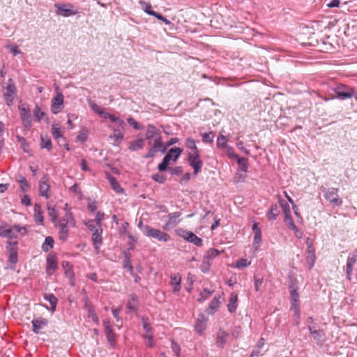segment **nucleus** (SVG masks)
I'll use <instances>...</instances> for the list:
<instances>
[{"instance_id": "obj_1", "label": "nucleus", "mask_w": 357, "mask_h": 357, "mask_svg": "<svg viewBox=\"0 0 357 357\" xmlns=\"http://www.w3.org/2000/svg\"><path fill=\"white\" fill-rule=\"evenodd\" d=\"M182 152L183 149L179 147L171 148L164 156L162 162L158 165V169L160 172L167 171L170 161L176 162Z\"/></svg>"}, {"instance_id": "obj_2", "label": "nucleus", "mask_w": 357, "mask_h": 357, "mask_svg": "<svg viewBox=\"0 0 357 357\" xmlns=\"http://www.w3.org/2000/svg\"><path fill=\"white\" fill-rule=\"evenodd\" d=\"M220 255V251L215 248L209 249L204 255L200 269L202 272L207 273L210 271L213 261Z\"/></svg>"}, {"instance_id": "obj_3", "label": "nucleus", "mask_w": 357, "mask_h": 357, "mask_svg": "<svg viewBox=\"0 0 357 357\" xmlns=\"http://www.w3.org/2000/svg\"><path fill=\"white\" fill-rule=\"evenodd\" d=\"M144 232L146 236L155 238L159 241L167 242L170 240V236L167 233L153 228L149 225L144 227Z\"/></svg>"}, {"instance_id": "obj_4", "label": "nucleus", "mask_w": 357, "mask_h": 357, "mask_svg": "<svg viewBox=\"0 0 357 357\" xmlns=\"http://www.w3.org/2000/svg\"><path fill=\"white\" fill-rule=\"evenodd\" d=\"M324 192L325 199L333 204L334 206H339L342 204V202L339 199L338 192L339 189L336 188H321Z\"/></svg>"}, {"instance_id": "obj_5", "label": "nucleus", "mask_w": 357, "mask_h": 357, "mask_svg": "<svg viewBox=\"0 0 357 357\" xmlns=\"http://www.w3.org/2000/svg\"><path fill=\"white\" fill-rule=\"evenodd\" d=\"M177 234L180 237L183 238L188 243H192L193 245L197 247H201L203 245V240L201 238L198 237L192 231H188L183 229H179L177 231Z\"/></svg>"}, {"instance_id": "obj_6", "label": "nucleus", "mask_w": 357, "mask_h": 357, "mask_svg": "<svg viewBox=\"0 0 357 357\" xmlns=\"http://www.w3.org/2000/svg\"><path fill=\"white\" fill-rule=\"evenodd\" d=\"M333 91L336 95V98L345 100L354 96V89L345 84H340L337 85Z\"/></svg>"}, {"instance_id": "obj_7", "label": "nucleus", "mask_w": 357, "mask_h": 357, "mask_svg": "<svg viewBox=\"0 0 357 357\" xmlns=\"http://www.w3.org/2000/svg\"><path fill=\"white\" fill-rule=\"evenodd\" d=\"M17 96V89L12 78L8 79L6 91L3 93L4 99L8 106L13 104L15 98Z\"/></svg>"}, {"instance_id": "obj_8", "label": "nucleus", "mask_w": 357, "mask_h": 357, "mask_svg": "<svg viewBox=\"0 0 357 357\" xmlns=\"http://www.w3.org/2000/svg\"><path fill=\"white\" fill-rule=\"evenodd\" d=\"M188 161L194 170V175L197 176L203 166V162L200 158L199 152L188 153Z\"/></svg>"}, {"instance_id": "obj_9", "label": "nucleus", "mask_w": 357, "mask_h": 357, "mask_svg": "<svg viewBox=\"0 0 357 357\" xmlns=\"http://www.w3.org/2000/svg\"><path fill=\"white\" fill-rule=\"evenodd\" d=\"M54 6L56 8V13L58 15H61L63 17H69L79 13V11L77 10H75L74 6L71 3H55Z\"/></svg>"}, {"instance_id": "obj_10", "label": "nucleus", "mask_w": 357, "mask_h": 357, "mask_svg": "<svg viewBox=\"0 0 357 357\" xmlns=\"http://www.w3.org/2000/svg\"><path fill=\"white\" fill-rule=\"evenodd\" d=\"M103 326L105 329V333L107 337V340L112 347H114L116 343L117 335L114 332L109 320H103Z\"/></svg>"}, {"instance_id": "obj_11", "label": "nucleus", "mask_w": 357, "mask_h": 357, "mask_svg": "<svg viewBox=\"0 0 357 357\" xmlns=\"http://www.w3.org/2000/svg\"><path fill=\"white\" fill-rule=\"evenodd\" d=\"M357 261V249L350 252L347 257L346 264V274L348 280H351L353 274V268Z\"/></svg>"}, {"instance_id": "obj_12", "label": "nucleus", "mask_w": 357, "mask_h": 357, "mask_svg": "<svg viewBox=\"0 0 357 357\" xmlns=\"http://www.w3.org/2000/svg\"><path fill=\"white\" fill-rule=\"evenodd\" d=\"M181 215V212H174L168 214V220L162 226L164 230L168 231L174 229L181 221L179 217Z\"/></svg>"}, {"instance_id": "obj_13", "label": "nucleus", "mask_w": 357, "mask_h": 357, "mask_svg": "<svg viewBox=\"0 0 357 357\" xmlns=\"http://www.w3.org/2000/svg\"><path fill=\"white\" fill-rule=\"evenodd\" d=\"M63 95L61 93H57L52 98L51 104V112L54 114H57L63 108Z\"/></svg>"}, {"instance_id": "obj_14", "label": "nucleus", "mask_w": 357, "mask_h": 357, "mask_svg": "<svg viewBox=\"0 0 357 357\" xmlns=\"http://www.w3.org/2000/svg\"><path fill=\"white\" fill-rule=\"evenodd\" d=\"M307 249H306V261L309 266V268L311 269L315 263L316 261V255H315V250L313 247L312 243L310 241L308 238L307 242Z\"/></svg>"}, {"instance_id": "obj_15", "label": "nucleus", "mask_w": 357, "mask_h": 357, "mask_svg": "<svg viewBox=\"0 0 357 357\" xmlns=\"http://www.w3.org/2000/svg\"><path fill=\"white\" fill-rule=\"evenodd\" d=\"M57 257L55 253H50L46 259V271L50 275L57 269Z\"/></svg>"}, {"instance_id": "obj_16", "label": "nucleus", "mask_w": 357, "mask_h": 357, "mask_svg": "<svg viewBox=\"0 0 357 357\" xmlns=\"http://www.w3.org/2000/svg\"><path fill=\"white\" fill-rule=\"evenodd\" d=\"M102 231L103 230L102 227L99 226V227H98V230H96L94 232L92 233L91 241L96 254H99L100 246L102 244Z\"/></svg>"}, {"instance_id": "obj_17", "label": "nucleus", "mask_w": 357, "mask_h": 357, "mask_svg": "<svg viewBox=\"0 0 357 357\" xmlns=\"http://www.w3.org/2000/svg\"><path fill=\"white\" fill-rule=\"evenodd\" d=\"M50 188L49 178L47 175H44L39 181L40 195L45 197L46 199L50 198Z\"/></svg>"}, {"instance_id": "obj_18", "label": "nucleus", "mask_w": 357, "mask_h": 357, "mask_svg": "<svg viewBox=\"0 0 357 357\" xmlns=\"http://www.w3.org/2000/svg\"><path fill=\"white\" fill-rule=\"evenodd\" d=\"M32 331L35 334H41L42 330L47 326L48 320L45 318L38 317L31 321Z\"/></svg>"}, {"instance_id": "obj_19", "label": "nucleus", "mask_w": 357, "mask_h": 357, "mask_svg": "<svg viewBox=\"0 0 357 357\" xmlns=\"http://www.w3.org/2000/svg\"><path fill=\"white\" fill-rule=\"evenodd\" d=\"M20 118L25 129L30 130L31 128V115L28 109L19 108Z\"/></svg>"}, {"instance_id": "obj_20", "label": "nucleus", "mask_w": 357, "mask_h": 357, "mask_svg": "<svg viewBox=\"0 0 357 357\" xmlns=\"http://www.w3.org/2000/svg\"><path fill=\"white\" fill-rule=\"evenodd\" d=\"M106 178L108 180L112 189L119 195L124 194V190L117 181L116 178L109 172L106 173Z\"/></svg>"}, {"instance_id": "obj_21", "label": "nucleus", "mask_w": 357, "mask_h": 357, "mask_svg": "<svg viewBox=\"0 0 357 357\" xmlns=\"http://www.w3.org/2000/svg\"><path fill=\"white\" fill-rule=\"evenodd\" d=\"M207 321L208 319L203 314H200L196 321L195 330L200 335L204 334V332L206 328Z\"/></svg>"}, {"instance_id": "obj_22", "label": "nucleus", "mask_w": 357, "mask_h": 357, "mask_svg": "<svg viewBox=\"0 0 357 357\" xmlns=\"http://www.w3.org/2000/svg\"><path fill=\"white\" fill-rule=\"evenodd\" d=\"M66 211L65 216L59 220L58 224H63L65 225H69L70 227H75L76 226V222L73 213L70 210L66 209Z\"/></svg>"}, {"instance_id": "obj_23", "label": "nucleus", "mask_w": 357, "mask_h": 357, "mask_svg": "<svg viewBox=\"0 0 357 357\" xmlns=\"http://www.w3.org/2000/svg\"><path fill=\"white\" fill-rule=\"evenodd\" d=\"M139 301L135 294H131L129 296L126 303V308L131 312H137L138 310Z\"/></svg>"}, {"instance_id": "obj_24", "label": "nucleus", "mask_w": 357, "mask_h": 357, "mask_svg": "<svg viewBox=\"0 0 357 357\" xmlns=\"http://www.w3.org/2000/svg\"><path fill=\"white\" fill-rule=\"evenodd\" d=\"M171 284L173 287V293H178L181 290V276L179 273H172L170 275Z\"/></svg>"}, {"instance_id": "obj_25", "label": "nucleus", "mask_w": 357, "mask_h": 357, "mask_svg": "<svg viewBox=\"0 0 357 357\" xmlns=\"http://www.w3.org/2000/svg\"><path fill=\"white\" fill-rule=\"evenodd\" d=\"M236 162L239 165V170L243 172L244 174H241L240 178L242 181H243L246 177V172H248V159L243 157H238L236 159Z\"/></svg>"}, {"instance_id": "obj_26", "label": "nucleus", "mask_w": 357, "mask_h": 357, "mask_svg": "<svg viewBox=\"0 0 357 357\" xmlns=\"http://www.w3.org/2000/svg\"><path fill=\"white\" fill-rule=\"evenodd\" d=\"M252 229L254 232L253 245L259 246L261 242V230L259 227L258 222H254L252 226Z\"/></svg>"}, {"instance_id": "obj_27", "label": "nucleus", "mask_w": 357, "mask_h": 357, "mask_svg": "<svg viewBox=\"0 0 357 357\" xmlns=\"http://www.w3.org/2000/svg\"><path fill=\"white\" fill-rule=\"evenodd\" d=\"M229 333L220 329L217 333L216 345L218 347L222 349L227 342Z\"/></svg>"}, {"instance_id": "obj_28", "label": "nucleus", "mask_w": 357, "mask_h": 357, "mask_svg": "<svg viewBox=\"0 0 357 357\" xmlns=\"http://www.w3.org/2000/svg\"><path fill=\"white\" fill-rule=\"evenodd\" d=\"M238 307V295L235 292L231 294L227 304V310L230 313L236 312Z\"/></svg>"}, {"instance_id": "obj_29", "label": "nucleus", "mask_w": 357, "mask_h": 357, "mask_svg": "<svg viewBox=\"0 0 357 357\" xmlns=\"http://www.w3.org/2000/svg\"><path fill=\"white\" fill-rule=\"evenodd\" d=\"M43 297L44 299L48 301L51 305L50 308L47 307V309L51 311L52 312H54L56 310L58 303L57 298L53 294H46L44 295Z\"/></svg>"}, {"instance_id": "obj_30", "label": "nucleus", "mask_w": 357, "mask_h": 357, "mask_svg": "<svg viewBox=\"0 0 357 357\" xmlns=\"http://www.w3.org/2000/svg\"><path fill=\"white\" fill-rule=\"evenodd\" d=\"M59 227V238L62 241H66L68 238L69 234V225H65L63 224H58Z\"/></svg>"}, {"instance_id": "obj_31", "label": "nucleus", "mask_w": 357, "mask_h": 357, "mask_svg": "<svg viewBox=\"0 0 357 357\" xmlns=\"http://www.w3.org/2000/svg\"><path fill=\"white\" fill-rule=\"evenodd\" d=\"M280 213L279 206L278 204H272L269 210L266 213V216L268 220L272 221L276 220Z\"/></svg>"}, {"instance_id": "obj_32", "label": "nucleus", "mask_w": 357, "mask_h": 357, "mask_svg": "<svg viewBox=\"0 0 357 357\" xmlns=\"http://www.w3.org/2000/svg\"><path fill=\"white\" fill-rule=\"evenodd\" d=\"M160 137V131L155 126L149 124L146 129V138L150 139L153 137Z\"/></svg>"}, {"instance_id": "obj_33", "label": "nucleus", "mask_w": 357, "mask_h": 357, "mask_svg": "<svg viewBox=\"0 0 357 357\" xmlns=\"http://www.w3.org/2000/svg\"><path fill=\"white\" fill-rule=\"evenodd\" d=\"M34 220L37 223L43 225L44 218L43 215V211L41 206L38 204L34 206Z\"/></svg>"}, {"instance_id": "obj_34", "label": "nucleus", "mask_w": 357, "mask_h": 357, "mask_svg": "<svg viewBox=\"0 0 357 357\" xmlns=\"http://www.w3.org/2000/svg\"><path fill=\"white\" fill-rule=\"evenodd\" d=\"M0 236L10 239L16 238L17 236V233H15V229H14V225L0 231Z\"/></svg>"}, {"instance_id": "obj_35", "label": "nucleus", "mask_w": 357, "mask_h": 357, "mask_svg": "<svg viewBox=\"0 0 357 357\" xmlns=\"http://www.w3.org/2000/svg\"><path fill=\"white\" fill-rule=\"evenodd\" d=\"M85 307L87 310L89 318L91 319L93 322L98 324L99 323V319L93 307L91 304L86 303Z\"/></svg>"}, {"instance_id": "obj_36", "label": "nucleus", "mask_w": 357, "mask_h": 357, "mask_svg": "<svg viewBox=\"0 0 357 357\" xmlns=\"http://www.w3.org/2000/svg\"><path fill=\"white\" fill-rule=\"evenodd\" d=\"M185 146L190 151L188 153H199V151L196 145V141L192 138H187L185 142Z\"/></svg>"}, {"instance_id": "obj_37", "label": "nucleus", "mask_w": 357, "mask_h": 357, "mask_svg": "<svg viewBox=\"0 0 357 357\" xmlns=\"http://www.w3.org/2000/svg\"><path fill=\"white\" fill-rule=\"evenodd\" d=\"M220 304V296L217 297L216 296L214 297V298L210 302L209 306H208V313L209 314H214L215 311L218 310L219 308Z\"/></svg>"}, {"instance_id": "obj_38", "label": "nucleus", "mask_w": 357, "mask_h": 357, "mask_svg": "<svg viewBox=\"0 0 357 357\" xmlns=\"http://www.w3.org/2000/svg\"><path fill=\"white\" fill-rule=\"evenodd\" d=\"M144 147V139L140 138L130 143L128 149L132 151H136Z\"/></svg>"}, {"instance_id": "obj_39", "label": "nucleus", "mask_w": 357, "mask_h": 357, "mask_svg": "<svg viewBox=\"0 0 357 357\" xmlns=\"http://www.w3.org/2000/svg\"><path fill=\"white\" fill-rule=\"evenodd\" d=\"M153 148L158 151H160L162 153H165L166 151V146L163 145V143L161 139V137H158L155 138Z\"/></svg>"}, {"instance_id": "obj_40", "label": "nucleus", "mask_w": 357, "mask_h": 357, "mask_svg": "<svg viewBox=\"0 0 357 357\" xmlns=\"http://www.w3.org/2000/svg\"><path fill=\"white\" fill-rule=\"evenodd\" d=\"M62 266L64 268V273L67 278L74 277V271L73 269V265L68 261H63Z\"/></svg>"}, {"instance_id": "obj_41", "label": "nucleus", "mask_w": 357, "mask_h": 357, "mask_svg": "<svg viewBox=\"0 0 357 357\" xmlns=\"http://www.w3.org/2000/svg\"><path fill=\"white\" fill-rule=\"evenodd\" d=\"M112 123H114V126H109V128H114L116 129H119L121 132H126V123L123 120L121 119L120 118L115 116V120L112 121Z\"/></svg>"}, {"instance_id": "obj_42", "label": "nucleus", "mask_w": 357, "mask_h": 357, "mask_svg": "<svg viewBox=\"0 0 357 357\" xmlns=\"http://www.w3.org/2000/svg\"><path fill=\"white\" fill-rule=\"evenodd\" d=\"M325 333L323 330L319 329L312 332V336L317 344H321L324 341Z\"/></svg>"}, {"instance_id": "obj_43", "label": "nucleus", "mask_w": 357, "mask_h": 357, "mask_svg": "<svg viewBox=\"0 0 357 357\" xmlns=\"http://www.w3.org/2000/svg\"><path fill=\"white\" fill-rule=\"evenodd\" d=\"M289 288L291 303L300 302L297 288L293 284L289 286Z\"/></svg>"}, {"instance_id": "obj_44", "label": "nucleus", "mask_w": 357, "mask_h": 357, "mask_svg": "<svg viewBox=\"0 0 357 357\" xmlns=\"http://www.w3.org/2000/svg\"><path fill=\"white\" fill-rule=\"evenodd\" d=\"M18 260V254L17 252H12L9 253V257L8 259V264L10 269L14 270L15 268V264H17Z\"/></svg>"}, {"instance_id": "obj_45", "label": "nucleus", "mask_w": 357, "mask_h": 357, "mask_svg": "<svg viewBox=\"0 0 357 357\" xmlns=\"http://www.w3.org/2000/svg\"><path fill=\"white\" fill-rule=\"evenodd\" d=\"M54 239L52 236H47L45 238L43 245L42 249L44 252L49 251L50 249L53 248L54 245Z\"/></svg>"}, {"instance_id": "obj_46", "label": "nucleus", "mask_w": 357, "mask_h": 357, "mask_svg": "<svg viewBox=\"0 0 357 357\" xmlns=\"http://www.w3.org/2000/svg\"><path fill=\"white\" fill-rule=\"evenodd\" d=\"M41 142L40 146L42 149H46L47 151H51L52 148V141L48 137H40Z\"/></svg>"}, {"instance_id": "obj_47", "label": "nucleus", "mask_w": 357, "mask_h": 357, "mask_svg": "<svg viewBox=\"0 0 357 357\" xmlns=\"http://www.w3.org/2000/svg\"><path fill=\"white\" fill-rule=\"evenodd\" d=\"M45 115V112L42 110L41 107L36 105L33 109V117L36 122H40Z\"/></svg>"}, {"instance_id": "obj_48", "label": "nucleus", "mask_w": 357, "mask_h": 357, "mask_svg": "<svg viewBox=\"0 0 357 357\" xmlns=\"http://www.w3.org/2000/svg\"><path fill=\"white\" fill-rule=\"evenodd\" d=\"M227 141V138L225 135H219L217 139V147L220 149H226L228 146Z\"/></svg>"}, {"instance_id": "obj_49", "label": "nucleus", "mask_w": 357, "mask_h": 357, "mask_svg": "<svg viewBox=\"0 0 357 357\" xmlns=\"http://www.w3.org/2000/svg\"><path fill=\"white\" fill-rule=\"evenodd\" d=\"M48 215L51 218V221L55 223L58 219V211L54 207H52L50 206H47Z\"/></svg>"}, {"instance_id": "obj_50", "label": "nucleus", "mask_w": 357, "mask_h": 357, "mask_svg": "<svg viewBox=\"0 0 357 357\" xmlns=\"http://www.w3.org/2000/svg\"><path fill=\"white\" fill-rule=\"evenodd\" d=\"M16 139H17V142L20 144L21 147L23 149V151L25 153H28L29 149V144L26 142V139L24 137H22L20 135H17Z\"/></svg>"}, {"instance_id": "obj_51", "label": "nucleus", "mask_w": 357, "mask_h": 357, "mask_svg": "<svg viewBox=\"0 0 357 357\" xmlns=\"http://www.w3.org/2000/svg\"><path fill=\"white\" fill-rule=\"evenodd\" d=\"M291 310L294 312L297 319H300V302L291 303ZM298 324V320L296 321V325Z\"/></svg>"}, {"instance_id": "obj_52", "label": "nucleus", "mask_w": 357, "mask_h": 357, "mask_svg": "<svg viewBox=\"0 0 357 357\" xmlns=\"http://www.w3.org/2000/svg\"><path fill=\"white\" fill-rule=\"evenodd\" d=\"M5 48L9 50L13 56L22 54V51L19 49V47L17 45H6Z\"/></svg>"}, {"instance_id": "obj_53", "label": "nucleus", "mask_w": 357, "mask_h": 357, "mask_svg": "<svg viewBox=\"0 0 357 357\" xmlns=\"http://www.w3.org/2000/svg\"><path fill=\"white\" fill-rule=\"evenodd\" d=\"M213 136L214 135L212 131L202 134L203 142L206 144L212 143L213 142Z\"/></svg>"}, {"instance_id": "obj_54", "label": "nucleus", "mask_w": 357, "mask_h": 357, "mask_svg": "<svg viewBox=\"0 0 357 357\" xmlns=\"http://www.w3.org/2000/svg\"><path fill=\"white\" fill-rule=\"evenodd\" d=\"M17 241H8L6 249L9 253L17 252Z\"/></svg>"}, {"instance_id": "obj_55", "label": "nucleus", "mask_w": 357, "mask_h": 357, "mask_svg": "<svg viewBox=\"0 0 357 357\" xmlns=\"http://www.w3.org/2000/svg\"><path fill=\"white\" fill-rule=\"evenodd\" d=\"M171 348L177 357L181 356V347L174 340L171 341Z\"/></svg>"}, {"instance_id": "obj_56", "label": "nucleus", "mask_w": 357, "mask_h": 357, "mask_svg": "<svg viewBox=\"0 0 357 357\" xmlns=\"http://www.w3.org/2000/svg\"><path fill=\"white\" fill-rule=\"evenodd\" d=\"M109 138L114 140V145L116 146H119L124 138L123 135H110Z\"/></svg>"}, {"instance_id": "obj_57", "label": "nucleus", "mask_w": 357, "mask_h": 357, "mask_svg": "<svg viewBox=\"0 0 357 357\" xmlns=\"http://www.w3.org/2000/svg\"><path fill=\"white\" fill-rule=\"evenodd\" d=\"M84 225L87 227L89 230H90L92 233L96 230H98V226L95 222V220L92 219H89L84 222Z\"/></svg>"}, {"instance_id": "obj_58", "label": "nucleus", "mask_w": 357, "mask_h": 357, "mask_svg": "<svg viewBox=\"0 0 357 357\" xmlns=\"http://www.w3.org/2000/svg\"><path fill=\"white\" fill-rule=\"evenodd\" d=\"M88 103L90 108L98 114H100V112L103 109L100 106H98L94 101L91 100H88Z\"/></svg>"}, {"instance_id": "obj_59", "label": "nucleus", "mask_w": 357, "mask_h": 357, "mask_svg": "<svg viewBox=\"0 0 357 357\" xmlns=\"http://www.w3.org/2000/svg\"><path fill=\"white\" fill-rule=\"evenodd\" d=\"M141 4L143 6V9L144 12L150 15L153 16L154 14L156 13L155 11L153 10L152 6L149 3H146L145 2L140 1Z\"/></svg>"}, {"instance_id": "obj_60", "label": "nucleus", "mask_w": 357, "mask_h": 357, "mask_svg": "<svg viewBox=\"0 0 357 357\" xmlns=\"http://www.w3.org/2000/svg\"><path fill=\"white\" fill-rule=\"evenodd\" d=\"M284 221L290 229L293 230L296 229V225H295L291 215L284 217Z\"/></svg>"}, {"instance_id": "obj_61", "label": "nucleus", "mask_w": 357, "mask_h": 357, "mask_svg": "<svg viewBox=\"0 0 357 357\" xmlns=\"http://www.w3.org/2000/svg\"><path fill=\"white\" fill-rule=\"evenodd\" d=\"M52 134L54 139H58L63 137V134L59 128L56 127L55 125L52 126Z\"/></svg>"}, {"instance_id": "obj_62", "label": "nucleus", "mask_w": 357, "mask_h": 357, "mask_svg": "<svg viewBox=\"0 0 357 357\" xmlns=\"http://www.w3.org/2000/svg\"><path fill=\"white\" fill-rule=\"evenodd\" d=\"M167 170H169L170 174L172 175L179 176L181 175L183 173V167L181 166H177L171 168L168 167Z\"/></svg>"}, {"instance_id": "obj_63", "label": "nucleus", "mask_w": 357, "mask_h": 357, "mask_svg": "<svg viewBox=\"0 0 357 357\" xmlns=\"http://www.w3.org/2000/svg\"><path fill=\"white\" fill-rule=\"evenodd\" d=\"M250 264V261H248L246 259H240L236 262V267L238 268H242L248 266Z\"/></svg>"}, {"instance_id": "obj_64", "label": "nucleus", "mask_w": 357, "mask_h": 357, "mask_svg": "<svg viewBox=\"0 0 357 357\" xmlns=\"http://www.w3.org/2000/svg\"><path fill=\"white\" fill-rule=\"evenodd\" d=\"M104 219H105L104 213H102L101 211H98L96 213V218L93 220H95V222L96 223V225L98 227H99V226H100V227H102V222Z\"/></svg>"}]
</instances>
